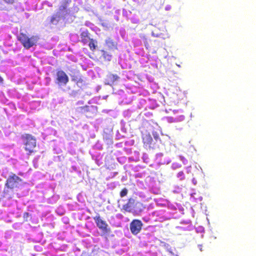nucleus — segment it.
<instances>
[{
  "label": "nucleus",
  "mask_w": 256,
  "mask_h": 256,
  "mask_svg": "<svg viewBox=\"0 0 256 256\" xmlns=\"http://www.w3.org/2000/svg\"><path fill=\"white\" fill-rule=\"evenodd\" d=\"M21 138L24 142V150L28 152V155L36 152L35 150L36 146V140L34 136L29 134H24L22 136Z\"/></svg>",
  "instance_id": "obj_1"
},
{
  "label": "nucleus",
  "mask_w": 256,
  "mask_h": 256,
  "mask_svg": "<svg viewBox=\"0 0 256 256\" xmlns=\"http://www.w3.org/2000/svg\"><path fill=\"white\" fill-rule=\"evenodd\" d=\"M17 38L25 48L29 49L36 44L40 38L38 36H32L30 38L25 34L20 33Z\"/></svg>",
  "instance_id": "obj_2"
},
{
  "label": "nucleus",
  "mask_w": 256,
  "mask_h": 256,
  "mask_svg": "<svg viewBox=\"0 0 256 256\" xmlns=\"http://www.w3.org/2000/svg\"><path fill=\"white\" fill-rule=\"evenodd\" d=\"M22 181V178L17 176L16 174H12L7 178L6 184V188L4 190V194H7L8 192V189H14L18 187L20 182Z\"/></svg>",
  "instance_id": "obj_3"
},
{
  "label": "nucleus",
  "mask_w": 256,
  "mask_h": 256,
  "mask_svg": "<svg viewBox=\"0 0 256 256\" xmlns=\"http://www.w3.org/2000/svg\"><path fill=\"white\" fill-rule=\"evenodd\" d=\"M96 226L104 234L108 233L110 230L108 228V226L104 220H102L99 214L93 218Z\"/></svg>",
  "instance_id": "obj_4"
},
{
  "label": "nucleus",
  "mask_w": 256,
  "mask_h": 256,
  "mask_svg": "<svg viewBox=\"0 0 256 256\" xmlns=\"http://www.w3.org/2000/svg\"><path fill=\"white\" fill-rule=\"evenodd\" d=\"M56 83L59 85H66L68 82V77L64 72L59 70L56 74Z\"/></svg>",
  "instance_id": "obj_5"
},
{
  "label": "nucleus",
  "mask_w": 256,
  "mask_h": 256,
  "mask_svg": "<svg viewBox=\"0 0 256 256\" xmlns=\"http://www.w3.org/2000/svg\"><path fill=\"white\" fill-rule=\"evenodd\" d=\"M142 226V222L139 220H134L130 223V230L132 233L136 235L141 230Z\"/></svg>",
  "instance_id": "obj_6"
},
{
  "label": "nucleus",
  "mask_w": 256,
  "mask_h": 256,
  "mask_svg": "<svg viewBox=\"0 0 256 256\" xmlns=\"http://www.w3.org/2000/svg\"><path fill=\"white\" fill-rule=\"evenodd\" d=\"M142 139L144 146L148 148L151 146L153 139L150 134H143Z\"/></svg>",
  "instance_id": "obj_7"
},
{
  "label": "nucleus",
  "mask_w": 256,
  "mask_h": 256,
  "mask_svg": "<svg viewBox=\"0 0 256 256\" xmlns=\"http://www.w3.org/2000/svg\"><path fill=\"white\" fill-rule=\"evenodd\" d=\"M120 78V77L116 74H109L106 76V84L109 85H112L114 82L118 80Z\"/></svg>",
  "instance_id": "obj_8"
},
{
  "label": "nucleus",
  "mask_w": 256,
  "mask_h": 256,
  "mask_svg": "<svg viewBox=\"0 0 256 256\" xmlns=\"http://www.w3.org/2000/svg\"><path fill=\"white\" fill-rule=\"evenodd\" d=\"M72 0H62L58 8L59 12H67L68 8Z\"/></svg>",
  "instance_id": "obj_9"
},
{
  "label": "nucleus",
  "mask_w": 256,
  "mask_h": 256,
  "mask_svg": "<svg viewBox=\"0 0 256 256\" xmlns=\"http://www.w3.org/2000/svg\"><path fill=\"white\" fill-rule=\"evenodd\" d=\"M72 80L74 82L77 86L81 88L85 86V82L82 77L73 76L72 78Z\"/></svg>",
  "instance_id": "obj_10"
},
{
  "label": "nucleus",
  "mask_w": 256,
  "mask_h": 256,
  "mask_svg": "<svg viewBox=\"0 0 256 256\" xmlns=\"http://www.w3.org/2000/svg\"><path fill=\"white\" fill-rule=\"evenodd\" d=\"M81 42L84 44H86L90 40V34L88 30L82 32L80 34Z\"/></svg>",
  "instance_id": "obj_11"
},
{
  "label": "nucleus",
  "mask_w": 256,
  "mask_h": 256,
  "mask_svg": "<svg viewBox=\"0 0 256 256\" xmlns=\"http://www.w3.org/2000/svg\"><path fill=\"white\" fill-rule=\"evenodd\" d=\"M105 42L109 49H112L113 48H116L117 44L110 38L106 40Z\"/></svg>",
  "instance_id": "obj_12"
},
{
  "label": "nucleus",
  "mask_w": 256,
  "mask_h": 256,
  "mask_svg": "<svg viewBox=\"0 0 256 256\" xmlns=\"http://www.w3.org/2000/svg\"><path fill=\"white\" fill-rule=\"evenodd\" d=\"M89 42L88 46L90 50L92 52L94 51L97 47V41L93 38H91Z\"/></svg>",
  "instance_id": "obj_13"
},
{
  "label": "nucleus",
  "mask_w": 256,
  "mask_h": 256,
  "mask_svg": "<svg viewBox=\"0 0 256 256\" xmlns=\"http://www.w3.org/2000/svg\"><path fill=\"white\" fill-rule=\"evenodd\" d=\"M100 52L102 53V56L104 60L108 61H110L111 60L112 56L110 54L104 50H100Z\"/></svg>",
  "instance_id": "obj_14"
},
{
  "label": "nucleus",
  "mask_w": 256,
  "mask_h": 256,
  "mask_svg": "<svg viewBox=\"0 0 256 256\" xmlns=\"http://www.w3.org/2000/svg\"><path fill=\"white\" fill-rule=\"evenodd\" d=\"M132 206H130L128 203L123 205L122 209L126 212H131L132 211Z\"/></svg>",
  "instance_id": "obj_15"
},
{
  "label": "nucleus",
  "mask_w": 256,
  "mask_h": 256,
  "mask_svg": "<svg viewBox=\"0 0 256 256\" xmlns=\"http://www.w3.org/2000/svg\"><path fill=\"white\" fill-rule=\"evenodd\" d=\"M84 112H90L92 109H94L93 106H85L81 108Z\"/></svg>",
  "instance_id": "obj_16"
},
{
  "label": "nucleus",
  "mask_w": 256,
  "mask_h": 256,
  "mask_svg": "<svg viewBox=\"0 0 256 256\" xmlns=\"http://www.w3.org/2000/svg\"><path fill=\"white\" fill-rule=\"evenodd\" d=\"M128 190L126 188H124L120 192V196L122 198L127 195Z\"/></svg>",
  "instance_id": "obj_17"
},
{
  "label": "nucleus",
  "mask_w": 256,
  "mask_h": 256,
  "mask_svg": "<svg viewBox=\"0 0 256 256\" xmlns=\"http://www.w3.org/2000/svg\"><path fill=\"white\" fill-rule=\"evenodd\" d=\"M177 177L180 178V180H183L185 178V176L183 172L180 171L177 174Z\"/></svg>",
  "instance_id": "obj_18"
},
{
  "label": "nucleus",
  "mask_w": 256,
  "mask_h": 256,
  "mask_svg": "<svg viewBox=\"0 0 256 256\" xmlns=\"http://www.w3.org/2000/svg\"><path fill=\"white\" fill-rule=\"evenodd\" d=\"M30 217L31 218V215L28 212H24V214H23V218L24 219V220L25 222H28V218Z\"/></svg>",
  "instance_id": "obj_19"
},
{
  "label": "nucleus",
  "mask_w": 256,
  "mask_h": 256,
  "mask_svg": "<svg viewBox=\"0 0 256 256\" xmlns=\"http://www.w3.org/2000/svg\"><path fill=\"white\" fill-rule=\"evenodd\" d=\"M134 199L133 198H130L128 200V202L127 203H128L130 206H132L134 204Z\"/></svg>",
  "instance_id": "obj_20"
},
{
  "label": "nucleus",
  "mask_w": 256,
  "mask_h": 256,
  "mask_svg": "<svg viewBox=\"0 0 256 256\" xmlns=\"http://www.w3.org/2000/svg\"><path fill=\"white\" fill-rule=\"evenodd\" d=\"M57 16H52L51 18L50 22L51 23L54 24L55 21H58V20H57Z\"/></svg>",
  "instance_id": "obj_21"
},
{
  "label": "nucleus",
  "mask_w": 256,
  "mask_h": 256,
  "mask_svg": "<svg viewBox=\"0 0 256 256\" xmlns=\"http://www.w3.org/2000/svg\"><path fill=\"white\" fill-rule=\"evenodd\" d=\"M3 0L8 4H12L14 2V0Z\"/></svg>",
  "instance_id": "obj_22"
},
{
  "label": "nucleus",
  "mask_w": 256,
  "mask_h": 256,
  "mask_svg": "<svg viewBox=\"0 0 256 256\" xmlns=\"http://www.w3.org/2000/svg\"><path fill=\"white\" fill-rule=\"evenodd\" d=\"M181 166L180 165H178V164H172V167L174 169V168H180Z\"/></svg>",
  "instance_id": "obj_23"
},
{
  "label": "nucleus",
  "mask_w": 256,
  "mask_h": 256,
  "mask_svg": "<svg viewBox=\"0 0 256 256\" xmlns=\"http://www.w3.org/2000/svg\"><path fill=\"white\" fill-rule=\"evenodd\" d=\"M180 160L183 162L184 163H185V162L186 161V158L182 156H180Z\"/></svg>",
  "instance_id": "obj_24"
},
{
  "label": "nucleus",
  "mask_w": 256,
  "mask_h": 256,
  "mask_svg": "<svg viewBox=\"0 0 256 256\" xmlns=\"http://www.w3.org/2000/svg\"><path fill=\"white\" fill-rule=\"evenodd\" d=\"M132 0L138 4L140 3L141 2H142L143 1V0Z\"/></svg>",
  "instance_id": "obj_25"
},
{
  "label": "nucleus",
  "mask_w": 256,
  "mask_h": 256,
  "mask_svg": "<svg viewBox=\"0 0 256 256\" xmlns=\"http://www.w3.org/2000/svg\"><path fill=\"white\" fill-rule=\"evenodd\" d=\"M3 82V78L0 76V84H2Z\"/></svg>",
  "instance_id": "obj_26"
}]
</instances>
